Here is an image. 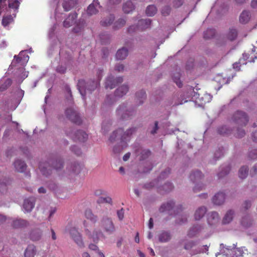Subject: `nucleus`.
<instances>
[{
    "instance_id": "obj_1",
    "label": "nucleus",
    "mask_w": 257,
    "mask_h": 257,
    "mask_svg": "<svg viewBox=\"0 0 257 257\" xmlns=\"http://www.w3.org/2000/svg\"><path fill=\"white\" fill-rule=\"evenodd\" d=\"M232 120L238 126L234 130L229 129L226 126H223L218 128V132L219 134L225 135L231 134L233 132L236 137L242 138L245 135L244 131L239 126L245 125L248 121V118L246 114L241 111H237L232 117Z\"/></svg>"
},
{
    "instance_id": "obj_2",
    "label": "nucleus",
    "mask_w": 257,
    "mask_h": 257,
    "mask_svg": "<svg viewBox=\"0 0 257 257\" xmlns=\"http://www.w3.org/2000/svg\"><path fill=\"white\" fill-rule=\"evenodd\" d=\"M136 131V128L134 127L128 129L125 132H124L122 128H119L112 133L109 137V141L111 142H113L117 137H119L121 140L122 143L123 144L122 147H114L113 151L114 153H119L124 148L126 147L127 142L130 140L131 136L134 134Z\"/></svg>"
},
{
    "instance_id": "obj_3",
    "label": "nucleus",
    "mask_w": 257,
    "mask_h": 257,
    "mask_svg": "<svg viewBox=\"0 0 257 257\" xmlns=\"http://www.w3.org/2000/svg\"><path fill=\"white\" fill-rule=\"evenodd\" d=\"M98 81H89L86 82L84 80H79L77 83L78 89L84 100L86 96L89 95L92 91L99 85V81L102 76V70H99L97 72Z\"/></svg>"
},
{
    "instance_id": "obj_4",
    "label": "nucleus",
    "mask_w": 257,
    "mask_h": 257,
    "mask_svg": "<svg viewBox=\"0 0 257 257\" xmlns=\"http://www.w3.org/2000/svg\"><path fill=\"white\" fill-rule=\"evenodd\" d=\"M63 166V162L60 158L50 160L48 161H42L39 165V169L43 175L50 174L52 168L56 170L60 169Z\"/></svg>"
},
{
    "instance_id": "obj_5",
    "label": "nucleus",
    "mask_w": 257,
    "mask_h": 257,
    "mask_svg": "<svg viewBox=\"0 0 257 257\" xmlns=\"http://www.w3.org/2000/svg\"><path fill=\"white\" fill-rule=\"evenodd\" d=\"M136 113V109L133 107L128 106V103L120 104L116 110L118 118L121 120L131 118Z\"/></svg>"
},
{
    "instance_id": "obj_6",
    "label": "nucleus",
    "mask_w": 257,
    "mask_h": 257,
    "mask_svg": "<svg viewBox=\"0 0 257 257\" xmlns=\"http://www.w3.org/2000/svg\"><path fill=\"white\" fill-rule=\"evenodd\" d=\"M83 224L85 235L89 238L92 239L94 242L97 243L101 238L104 237L103 232L100 230L95 228L92 231L90 230V226L86 220L83 221Z\"/></svg>"
},
{
    "instance_id": "obj_7",
    "label": "nucleus",
    "mask_w": 257,
    "mask_h": 257,
    "mask_svg": "<svg viewBox=\"0 0 257 257\" xmlns=\"http://www.w3.org/2000/svg\"><path fill=\"white\" fill-rule=\"evenodd\" d=\"M170 173V169L169 168L166 169L160 174L158 180L152 182V187H156L159 188V191H164L165 192H169L173 189V185L170 182L165 183L163 186L160 187H158V182L160 180L165 178Z\"/></svg>"
},
{
    "instance_id": "obj_8",
    "label": "nucleus",
    "mask_w": 257,
    "mask_h": 257,
    "mask_svg": "<svg viewBox=\"0 0 257 257\" xmlns=\"http://www.w3.org/2000/svg\"><path fill=\"white\" fill-rule=\"evenodd\" d=\"M100 226L108 234H111L115 231L114 224L111 218L103 217L100 221Z\"/></svg>"
},
{
    "instance_id": "obj_9",
    "label": "nucleus",
    "mask_w": 257,
    "mask_h": 257,
    "mask_svg": "<svg viewBox=\"0 0 257 257\" xmlns=\"http://www.w3.org/2000/svg\"><path fill=\"white\" fill-rule=\"evenodd\" d=\"M66 230L79 247L83 248L84 247L82 236L75 227L67 226Z\"/></svg>"
},
{
    "instance_id": "obj_10",
    "label": "nucleus",
    "mask_w": 257,
    "mask_h": 257,
    "mask_svg": "<svg viewBox=\"0 0 257 257\" xmlns=\"http://www.w3.org/2000/svg\"><path fill=\"white\" fill-rule=\"evenodd\" d=\"M206 229V227L203 225H194L188 230L187 236L190 238H193L199 235H202L207 237L208 235L205 234Z\"/></svg>"
},
{
    "instance_id": "obj_11",
    "label": "nucleus",
    "mask_w": 257,
    "mask_h": 257,
    "mask_svg": "<svg viewBox=\"0 0 257 257\" xmlns=\"http://www.w3.org/2000/svg\"><path fill=\"white\" fill-rule=\"evenodd\" d=\"M29 59V56L26 54L25 51H22L18 56L15 55L14 59L12 62V65H15L16 63H19L21 65L24 66L26 64Z\"/></svg>"
},
{
    "instance_id": "obj_12",
    "label": "nucleus",
    "mask_w": 257,
    "mask_h": 257,
    "mask_svg": "<svg viewBox=\"0 0 257 257\" xmlns=\"http://www.w3.org/2000/svg\"><path fill=\"white\" fill-rule=\"evenodd\" d=\"M74 141L84 142L88 138L87 134L83 131L77 130L74 133L68 134Z\"/></svg>"
},
{
    "instance_id": "obj_13",
    "label": "nucleus",
    "mask_w": 257,
    "mask_h": 257,
    "mask_svg": "<svg viewBox=\"0 0 257 257\" xmlns=\"http://www.w3.org/2000/svg\"><path fill=\"white\" fill-rule=\"evenodd\" d=\"M220 217L218 213L215 211L209 213L207 215V222L209 226L214 227L220 222Z\"/></svg>"
},
{
    "instance_id": "obj_14",
    "label": "nucleus",
    "mask_w": 257,
    "mask_h": 257,
    "mask_svg": "<svg viewBox=\"0 0 257 257\" xmlns=\"http://www.w3.org/2000/svg\"><path fill=\"white\" fill-rule=\"evenodd\" d=\"M65 113L67 117H68L72 122L77 124H80L81 123V119L77 112L73 108H67L65 111Z\"/></svg>"
},
{
    "instance_id": "obj_15",
    "label": "nucleus",
    "mask_w": 257,
    "mask_h": 257,
    "mask_svg": "<svg viewBox=\"0 0 257 257\" xmlns=\"http://www.w3.org/2000/svg\"><path fill=\"white\" fill-rule=\"evenodd\" d=\"M122 81L123 78L122 77H118L114 79L111 75H110L106 78L105 87L112 89L115 87L117 84L121 83Z\"/></svg>"
},
{
    "instance_id": "obj_16",
    "label": "nucleus",
    "mask_w": 257,
    "mask_h": 257,
    "mask_svg": "<svg viewBox=\"0 0 257 257\" xmlns=\"http://www.w3.org/2000/svg\"><path fill=\"white\" fill-rule=\"evenodd\" d=\"M101 8L99 2L98 0H93L92 3L89 5L87 9V14L89 16L96 14L99 9Z\"/></svg>"
},
{
    "instance_id": "obj_17",
    "label": "nucleus",
    "mask_w": 257,
    "mask_h": 257,
    "mask_svg": "<svg viewBox=\"0 0 257 257\" xmlns=\"http://www.w3.org/2000/svg\"><path fill=\"white\" fill-rule=\"evenodd\" d=\"M233 250L231 248L230 246H227L226 247V249L229 253V257H239L241 256L243 253V249L241 248H235L236 245L233 244Z\"/></svg>"
},
{
    "instance_id": "obj_18",
    "label": "nucleus",
    "mask_w": 257,
    "mask_h": 257,
    "mask_svg": "<svg viewBox=\"0 0 257 257\" xmlns=\"http://www.w3.org/2000/svg\"><path fill=\"white\" fill-rule=\"evenodd\" d=\"M225 194L223 192H219L212 198V202L216 205H221L224 203L225 200Z\"/></svg>"
},
{
    "instance_id": "obj_19",
    "label": "nucleus",
    "mask_w": 257,
    "mask_h": 257,
    "mask_svg": "<svg viewBox=\"0 0 257 257\" xmlns=\"http://www.w3.org/2000/svg\"><path fill=\"white\" fill-rule=\"evenodd\" d=\"M176 207L175 206V203L173 201L170 200L167 203L163 204L159 209L161 212H170L172 210L175 211Z\"/></svg>"
},
{
    "instance_id": "obj_20",
    "label": "nucleus",
    "mask_w": 257,
    "mask_h": 257,
    "mask_svg": "<svg viewBox=\"0 0 257 257\" xmlns=\"http://www.w3.org/2000/svg\"><path fill=\"white\" fill-rule=\"evenodd\" d=\"M35 204V199L34 197H30L24 200L23 208L27 212H31Z\"/></svg>"
},
{
    "instance_id": "obj_21",
    "label": "nucleus",
    "mask_w": 257,
    "mask_h": 257,
    "mask_svg": "<svg viewBox=\"0 0 257 257\" xmlns=\"http://www.w3.org/2000/svg\"><path fill=\"white\" fill-rule=\"evenodd\" d=\"M151 20L150 19H141L138 21V24L139 31H143L150 28L151 26Z\"/></svg>"
},
{
    "instance_id": "obj_22",
    "label": "nucleus",
    "mask_w": 257,
    "mask_h": 257,
    "mask_svg": "<svg viewBox=\"0 0 257 257\" xmlns=\"http://www.w3.org/2000/svg\"><path fill=\"white\" fill-rule=\"evenodd\" d=\"M77 16V15L76 13L70 14L63 22L64 27L65 28H69L74 24L75 23Z\"/></svg>"
},
{
    "instance_id": "obj_23",
    "label": "nucleus",
    "mask_w": 257,
    "mask_h": 257,
    "mask_svg": "<svg viewBox=\"0 0 257 257\" xmlns=\"http://www.w3.org/2000/svg\"><path fill=\"white\" fill-rule=\"evenodd\" d=\"M115 17L113 14H109L108 16L103 18L100 22L101 26L107 27L111 25L114 22Z\"/></svg>"
},
{
    "instance_id": "obj_24",
    "label": "nucleus",
    "mask_w": 257,
    "mask_h": 257,
    "mask_svg": "<svg viewBox=\"0 0 257 257\" xmlns=\"http://www.w3.org/2000/svg\"><path fill=\"white\" fill-rule=\"evenodd\" d=\"M14 166L17 172H24L27 168V165L24 161L21 160H17L14 163Z\"/></svg>"
},
{
    "instance_id": "obj_25",
    "label": "nucleus",
    "mask_w": 257,
    "mask_h": 257,
    "mask_svg": "<svg viewBox=\"0 0 257 257\" xmlns=\"http://www.w3.org/2000/svg\"><path fill=\"white\" fill-rule=\"evenodd\" d=\"M207 212V208L205 206H200L195 211L194 213V218L196 220H199L202 218Z\"/></svg>"
},
{
    "instance_id": "obj_26",
    "label": "nucleus",
    "mask_w": 257,
    "mask_h": 257,
    "mask_svg": "<svg viewBox=\"0 0 257 257\" xmlns=\"http://www.w3.org/2000/svg\"><path fill=\"white\" fill-rule=\"evenodd\" d=\"M146 98V92L144 90L138 91L136 94V102L138 105L142 104Z\"/></svg>"
},
{
    "instance_id": "obj_27",
    "label": "nucleus",
    "mask_w": 257,
    "mask_h": 257,
    "mask_svg": "<svg viewBox=\"0 0 257 257\" xmlns=\"http://www.w3.org/2000/svg\"><path fill=\"white\" fill-rule=\"evenodd\" d=\"M135 9V6L133 2L130 1H127L124 3L122 6V10L125 14H128L132 12Z\"/></svg>"
},
{
    "instance_id": "obj_28",
    "label": "nucleus",
    "mask_w": 257,
    "mask_h": 257,
    "mask_svg": "<svg viewBox=\"0 0 257 257\" xmlns=\"http://www.w3.org/2000/svg\"><path fill=\"white\" fill-rule=\"evenodd\" d=\"M203 175L202 173L199 170L193 171L190 175L189 178L191 181L194 183L197 182L200 180Z\"/></svg>"
},
{
    "instance_id": "obj_29",
    "label": "nucleus",
    "mask_w": 257,
    "mask_h": 257,
    "mask_svg": "<svg viewBox=\"0 0 257 257\" xmlns=\"http://www.w3.org/2000/svg\"><path fill=\"white\" fill-rule=\"evenodd\" d=\"M128 91V87L126 85H122L119 87L115 91L114 95L116 97H122L125 95Z\"/></svg>"
},
{
    "instance_id": "obj_30",
    "label": "nucleus",
    "mask_w": 257,
    "mask_h": 257,
    "mask_svg": "<svg viewBox=\"0 0 257 257\" xmlns=\"http://www.w3.org/2000/svg\"><path fill=\"white\" fill-rule=\"evenodd\" d=\"M234 215V210H233L232 209H230V210H228L223 218V219L222 221V223L224 224L229 223L232 220Z\"/></svg>"
},
{
    "instance_id": "obj_31",
    "label": "nucleus",
    "mask_w": 257,
    "mask_h": 257,
    "mask_svg": "<svg viewBox=\"0 0 257 257\" xmlns=\"http://www.w3.org/2000/svg\"><path fill=\"white\" fill-rule=\"evenodd\" d=\"M208 248L209 246H207V245L199 246L196 247H195L194 248L192 249L190 252V254L191 255H193L198 253H203L207 251L208 250Z\"/></svg>"
},
{
    "instance_id": "obj_32",
    "label": "nucleus",
    "mask_w": 257,
    "mask_h": 257,
    "mask_svg": "<svg viewBox=\"0 0 257 257\" xmlns=\"http://www.w3.org/2000/svg\"><path fill=\"white\" fill-rule=\"evenodd\" d=\"M77 3V0H65L63 3V8L65 11H69Z\"/></svg>"
},
{
    "instance_id": "obj_33",
    "label": "nucleus",
    "mask_w": 257,
    "mask_h": 257,
    "mask_svg": "<svg viewBox=\"0 0 257 257\" xmlns=\"http://www.w3.org/2000/svg\"><path fill=\"white\" fill-rule=\"evenodd\" d=\"M128 55V50L125 48L119 49L116 54V58L117 60H123Z\"/></svg>"
},
{
    "instance_id": "obj_34",
    "label": "nucleus",
    "mask_w": 257,
    "mask_h": 257,
    "mask_svg": "<svg viewBox=\"0 0 257 257\" xmlns=\"http://www.w3.org/2000/svg\"><path fill=\"white\" fill-rule=\"evenodd\" d=\"M250 19V14L249 11H243L239 17V22L242 24L248 23Z\"/></svg>"
},
{
    "instance_id": "obj_35",
    "label": "nucleus",
    "mask_w": 257,
    "mask_h": 257,
    "mask_svg": "<svg viewBox=\"0 0 257 257\" xmlns=\"http://www.w3.org/2000/svg\"><path fill=\"white\" fill-rule=\"evenodd\" d=\"M171 238L170 233L168 231H163L158 236L159 240L161 242L169 241Z\"/></svg>"
},
{
    "instance_id": "obj_36",
    "label": "nucleus",
    "mask_w": 257,
    "mask_h": 257,
    "mask_svg": "<svg viewBox=\"0 0 257 257\" xmlns=\"http://www.w3.org/2000/svg\"><path fill=\"white\" fill-rule=\"evenodd\" d=\"M28 222L24 219H17L13 221V226L15 228H20L28 225Z\"/></svg>"
},
{
    "instance_id": "obj_37",
    "label": "nucleus",
    "mask_w": 257,
    "mask_h": 257,
    "mask_svg": "<svg viewBox=\"0 0 257 257\" xmlns=\"http://www.w3.org/2000/svg\"><path fill=\"white\" fill-rule=\"evenodd\" d=\"M36 248L34 245H28L25 251V257H34L36 253Z\"/></svg>"
},
{
    "instance_id": "obj_38",
    "label": "nucleus",
    "mask_w": 257,
    "mask_h": 257,
    "mask_svg": "<svg viewBox=\"0 0 257 257\" xmlns=\"http://www.w3.org/2000/svg\"><path fill=\"white\" fill-rule=\"evenodd\" d=\"M85 217L86 219L95 223L97 221V217L95 215L90 209H87L85 211Z\"/></svg>"
},
{
    "instance_id": "obj_39",
    "label": "nucleus",
    "mask_w": 257,
    "mask_h": 257,
    "mask_svg": "<svg viewBox=\"0 0 257 257\" xmlns=\"http://www.w3.org/2000/svg\"><path fill=\"white\" fill-rule=\"evenodd\" d=\"M126 23V20L123 18H119L116 21L113 25L114 30H118L123 27Z\"/></svg>"
},
{
    "instance_id": "obj_40",
    "label": "nucleus",
    "mask_w": 257,
    "mask_h": 257,
    "mask_svg": "<svg viewBox=\"0 0 257 257\" xmlns=\"http://www.w3.org/2000/svg\"><path fill=\"white\" fill-rule=\"evenodd\" d=\"M24 94V91L19 89L17 91V98L16 99V104L15 106L11 108V109L14 110L18 106V104L20 103L21 100L23 97Z\"/></svg>"
},
{
    "instance_id": "obj_41",
    "label": "nucleus",
    "mask_w": 257,
    "mask_h": 257,
    "mask_svg": "<svg viewBox=\"0 0 257 257\" xmlns=\"http://www.w3.org/2000/svg\"><path fill=\"white\" fill-rule=\"evenodd\" d=\"M137 155H141V159L144 160L147 158L150 155L151 152L149 150H142V149H139L136 150Z\"/></svg>"
},
{
    "instance_id": "obj_42",
    "label": "nucleus",
    "mask_w": 257,
    "mask_h": 257,
    "mask_svg": "<svg viewBox=\"0 0 257 257\" xmlns=\"http://www.w3.org/2000/svg\"><path fill=\"white\" fill-rule=\"evenodd\" d=\"M197 244V241L194 240H187L184 243V248L186 250H190L194 249Z\"/></svg>"
},
{
    "instance_id": "obj_43",
    "label": "nucleus",
    "mask_w": 257,
    "mask_h": 257,
    "mask_svg": "<svg viewBox=\"0 0 257 257\" xmlns=\"http://www.w3.org/2000/svg\"><path fill=\"white\" fill-rule=\"evenodd\" d=\"M157 12V9L155 5H149L146 10V15L149 17L154 16Z\"/></svg>"
},
{
    "instance_id": "obj_44",
    "label": "nucleus",
    "mask_w": 257,
    "mask_h": 257,
    "mask_svg": "<svg viewBox=\"0 0 257 257\" xmlns=\"http://www.w3.org/2000/svg\"><path fill=\"white\" fill-rule=\"evenodd\" d=\"M42 236V231L40 230H35L31 232L30 234V238L34 241L39 240Z\"/></svg>"
},
{
    "instance_id": "obj_45",
    "label": "nucleus",
    "mask_w": 257,
    "mask_h": 257,
    "mask_svg": "<svg viewBox=\"0 0 257 257\" xmlns=\"http://www.w3.org/2000/svg\"><path fill=\"white\" fill-rule=\"evenodd\" d=\"M230 170V166L228 165L222 166L220 168L219 172L218 173L219 178H221L227 175Z\"/></svg>"
},
{
    "instance_id": "obj_46",
    "label": "nucleus",
    "mask_w": 257,
    "mask_h": 257,
    "mask_svg": "<svg viewBox=\"0 0 257 257\" xmlns=\"http://www.w3.org/2000/svg\"><path fill=\"white\" fill-rule=\"evenodd\" d=\"M248 168L246 166H243L239 170L238 175L240 178L244 179L248 175Z\"/></svg>"
},
{
    "instance_id": "obj_47",
    "label": "nucleus",
    "mask_w": 257,
    "mask_h": 257,
    "mask_svg": "<svg viewBox=\"0 0 257 257\" xmlns=\"http://www.w3.org/2000/svg\"><path fill=\"white\" fill-rule=\"evenodd\" d=\"M13 21V17L12 15H8L3 17L2 24L4 27L8 26Z\"/></svg>"
},
{
    "instance_id": "obj_48",
    "label": "nucleus",
    "mask_w": 257,
    "mask_h": 257,
    "mask_svg": "<svg viewBox=\"0 0 257 257\" xmlns=\"http://www.w3.org/2000/svg\"><path fill=\"white\" fill-rule=\"evenodd\" d=\"M0 82V91H3L6 90L12 84V80L9 78H7L4 83Z\"/></svg>"
},
{
    "instance_id": "obj_49",
    "label": "nucleus",
    "mask_w": 257,
    "mask_h": 257,
    "mask_svg": "<svg viewBox=\"0 0 257 257\" xmlns=\"http://www.w3.org/2000/svg\"><path fill=\"white\" fill-rule=\"evenodd\" d=\"M241 224L245 227H248L251 224V221L248 216H245L242 217Z\"/></svg>"
},
{
    "instance_id": "obj_50",
    "label": "nucleus",
    "mask_w": 257,
    "mask_h": 257,
    "mask_svg": "<svg viewBox=\"0 0 257 257\" xmlns=\"http://www.w3.org/2000/svg\"><path fill=\"white\" fill-rule=\"evenodd\" d=\"M237 36V32L236 29H230L227 37L229 40L230 41H233L234 39H236V37Z\"/></svg>"
},
{
    "instance_id": "obj_51",
    "label": "nucleus",
    "mask_w": 257,
    "mask_h": 257,
    "mask_svg": "<svg viewBox=\"0 0 257 257\" xmlns=\"http://www.w3.org/2000/svg\"><path fill=\"white\" fill-rule=\"evenodd\" d=\"M70 172L75 174H78L81 170V167L78 164H74L70 167Z\"/></svg>"
},
{
    "instance_id": "obj_52",
    "label": "nucleus",
    "mask_w": 257,
    "mask_h": 257,
    "mask_svg": "<svg viewBox=\"0 0 257 257\" xmlns=\"http://www.w3.org/2000/svg\"><path fill=\"white\" fill-rule=\"evenodd\" d=\"M215 33L214 29H208L204 32V38L205 39H210L215 35Z\"/></svg>"
},
{
    "instance_id": "obj_53",
    "label": "nucleus",
    "mask_w": 257,
    "mask_h": 257,
    "mask_svg": "<svg viewBox=\"0 0 257 257\" xmlns=\"http://www.w3.org/2000/svg\"><path fill=\"white\" fill-rule=\"evenodd\" d=\"M211 99L212 96L208 94H205L203 96L199 98V100L201 101L202 104L209 102Z\"/></svg>"
},
{
    "instance_id": "obj_54",
    "label": "nucleus",
    "mask_w": 257,
    "mask_h": 257,
    "mask_svg": "<svg viewBox=\"0 0 257 257\" xmlns=\"http://www.w3.org/2000/svg\"><path fill=\"white\" fill-rule=\"evenodd\" d=\"M180 76L181 75L180 73H176L174 74L173 77V79L174 82H175L179 87H181L182 86V83L180 80Z\"/></svg>"
},
{
    "instance_id": "obj_55",
    "label": "nucleus",
    "mask_w": 257,
    "mask_h": 257,
    "mask_svg": "<svg viewBox=\"0 0 257 257\" xmlns=\"http://www.w3.org/2000/svg\"><path fill=\"white\" fill-rule=\"evenodd\" d=\"M97 202L98 203H107L108 204H111L112 203V199L110 197H99L97 200Z\"/></svg>"
},
{
    "instance_id": "obj_56",
    "label": "nucleus",
    "mask_w": 257,
    "mask_h": 257,
    "mask_svg": "<svg viewBox=\"0 0 257 257\" xmlns=\"http://www.w3.org/2000/svg\"><path fill=\"white\" fill-rule=\"evenodd\" d=\"M224 153V149L221 147L219 148L218 150L216 151V152L214 154V157L216 159H219L222 156H223Z\"/></svg>"
},
{
    "instance_id": "obj_57",
    "label": "nucleus",
    "mask_w": 257,
    "mask_h": 257,
    "mask_svg": "<svg viewBox=\"0 0 257 257\" xmlns=\"http://www.w3.org/2000/svg\"><path fill=\"white\" fill-rule=\"evenodd\" d=\"M127 32L130 34H132V33L136 32L137 31H139V28L138 24H137V25H133L130 26L127 28Z\"/></svg>"
},
{
    "instance_id": "obj_58",
    "label": "nucleus",
    "mask_w": 257,
    "mask_h": 257,
    "mask_svg": "<svg viewBox=\"0 0 257 257\" xmlns=\"http://www.w3.org/2000/svg\"><path fill=\"white\" fill-rule=\"evenodd\" d=\"M248 157L251 159H257V149H253L249 151Z\"/></svg>"
},
{
    "instance_id": "obj_59",
    "label": "nucleus",
    "mask_w": 257,
    "mask_h": 257,
    "mask_svg": "<svg viewBox=\"0 0 257 257\" xmlns=\"http://www.w3.org/2000/svg\"><path fill=\"white\" fill-rule=\"evenodd\" d=\"M114 69L118 72H122L124 70V66L121 63H118L115 65Z\"/></svg>"
},
{
    "instance_id": "obj_60",
    "label": "nucleus",
    "mask_w": 257,
    "mask_h": 257,
    "mask_svg": "<svg viewBox=\"0 0 257 257\" xmlns=\"http://www.w3.org/2000/svg\"><path fill=\"white\" fill-rule=\"evenodd\" d=\"M204 186L202 184L197 183L193 188V191L195 193L199 192L203 189Z\"/></svg>"
},
{
    "instance_id": "obj_61",
    "label": "nucleus",
    "mask_w": 257,
    "mask_h": 257,
    "mask_svg": "<svg viewBox=\"0 0 257 257\" xmlns=\"http://www.w3.org/2000/svg\"><path fill=\"white\" fill-rule=\"evenodd\" d=\"M71 150L77 156H79L81 154L80 149L76 146H73L71 147Z\"/></svg>"
},
{
    "instance_id": "obj_62",
    "label": "nucleus",
    "mask_w": 257,
    "mask_h": 257,
    "mask_svg": "<svg viewBox=\"0 0 257 257\" xmlns=\"http://www.w3.org/2000/svg\"><path fill=\"white\" fill-rule=\"evenodd\" d=\"M171 9L169 6H166L162 10L161 13L164 16H167L170 14Z\"/></svg>"
},
{
    "instance_id": "obj_63",
    "label": "nucleus",
    "mask_w": 257,
    "mask_h": 257,
    "mask_svg": "<svg viewBox=\"0 0 257 257\" xmlns=\"http://www.w3.org/2000/svg\"><path fill=\"white\" fill-rule=\"evenodd\" d=\"M124 210L123 208L117 211V215L120 220H122L124 217Z\"/></svg>"
},
{
    "instance_id": "obj_64",
    "label": "nucleus",
    "mask_w": 257,
    "mask_h": 257,
    "mask_svg": "<svg viewBox=\"0 0 257 257\" xmlns=\"http://www.w3.org/2000/svg\"><path fill=\"white\" fill-rule=\"evenodd\" d=\"M83 26L82 25H77L74 28H73V32L75 33H78L80 32L81 30L83 29Z\"/></svg>"
}]
</instances>
